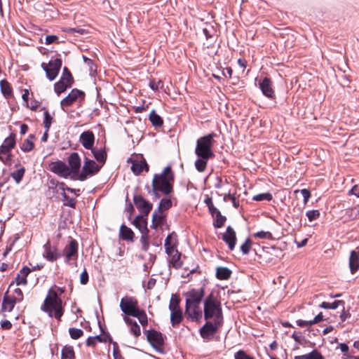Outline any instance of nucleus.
Segmentation results:
<instances>
[{"instance_id":"1","label":"nucleus","mask_w":359,"mask_h":359,"mask_svg":"<svg viewBox=\"0 0 359 359\" xmlns=\"http://www.w3.org/2000/svg\"><path fill=\"white\" fill-rule=\"evenodd\" d=\"M60 290L63 292V290L56 286L51 287L44 300V303L41 306V309L48 313L50 317H55L56 319L60 320L63 315L62 300L58 297L57 291Z\"/></svg>"},{"instance_id":"2","label":"nucleus","mask_w":359,"mask_h":359,"mask_svg":"<svg viewBox=\"0 0 359 359\" xmlns=\"http://www.w3.org/2000/svg\"><path fill=\"white\" fill-rule=\"evenodd\" d=\"M205 320L212 319L217 323H222L223 316L220 300L217 294L211 292L203 302Z\"/></svg>"},{"instance_id":"3","label":"nucleus","mask_w":359,"mask_h":359,"mask_svg":"<svg viewBox=\"0 0 359 359\" xmlns=\"http://www.w3.org/2000/svg\"><path fill=\"white\" fill-rule=\"evenodd\" d=\"M172 180V175L169 167L165 168L162 174L155 175L152 181L154 194L157 196L158 191H161L164 194H169L172 191L171 182Z\"/></svg>"},{"instance_id":"4","label":"nucleus","mask_w":359,"mask_h":359,"mask_svg":"<svg viewBox=\"0 0 359 359\" xmlns=\"http://www.w3.org/2000/svg\"><path fill=\"white\" fill-rule=\"evenodd\" d=\"M215 135L214 133H211L201 137L197 140L195 153L198 157L210 158L213 156L212 146Z\"/></svg>"},{"instance_id":"5","label":"nucleus","mask_w":359,"mask_h":359,"mask_svg":"<svg viewBox=\"0 0 359 359\" xmlns=\"http://www.w3.org/2000/svg\"><path fill=\"white\" fill-rule=\"evenodd\" d=\"M180 303V297L176 294H172L169 304V310L170 311V322L173 327L179 325L183 318Z\"/></svg>"},{"instance_id":"6","label":"nucleus","mask_w":359,"mask_h":359,"mask_svg":"<svg viewBox=\"0 0 359 359\" xmlns=\"http://www.w3.org/2000/svg\"><path fill=\"white\" fill-rule=\"evenodd\" d=\"M120 308L126 316H137L139 308L137 302L134 297L122 298L120 302Z\"/></svg>"},{"instance_id":"7","label":"nucleus","mask_w":359,"mask_h":359,"mask_svg":"<svg viewBox=\"0 0 359 359\" xmlns=\"http://www.w3.org/2000/svg\"><path fill=\"white\" fill-rule=\"evenodd\" d=\"M62 66V60L59 58L50 60L48 63L43 62L41 67L46 72L47 78L53 81L57 76Z\"/></svg>"},{"instance_id":"8","label":"nucleus","mask_w":359,"mask_h":359,"mask_svg":"<svg viewBox=\"0 0 359 359\" xmlns=\"http://www.w3.org/2000/svg\"><path fill=\"white\" fill-rule=\"evenodd\" d=\"M171 205L172 202L170 199L164 198L161 201L158 210H155L152 215V227L156 228L163 222L164 218L161 211L168 210Z\"/></svg>"},{"instance_id":"9","label":"nucleus","mask_w":359,"mask_h":359,"mask_svg":"<svg viewBox=\"0 0 359 359\" xmlns=\"http://www.w3.org/2000/svg\"><path fill=\"white\" fill-rule=\"evenodd\" d=\"M99 166L94 161L85 159L84 165L83 166L82 172L79 175V179L83 181L87 179L88 176L95 175L100 170Z\"/></svg>"},{"instance_id":"10","label":"nucleus","mask_w":359,"mask_h":359,"mask_svg":"<svg viewBox=\"0 0 359 359\" xmlns=\"http://www.w3.org/2000/svg\"><path fill=\"white\" fill-rule=\"evenodd\" d=\"M84 99V93L78 89H73L69 95L61 101V106L63 110L65 107L70 106L72 104H79Z\"/></svg>"},{"instance_id":"11","label":"nucleus","mask_w":359,"mask_h":359,"mask_svg":"<svg viewBox=\"0 0 359 359\" xmlns=\"http://www.w3.org/2000/svg\"><path fill=\"white\" fill-rule=\"evenodd\" d=\"M204 295V289H192L184 294L186 305H200Z\"/></svg>"},{"instance_id":"12","label":"nucleus","mask_w":359,"mask_h":359,"mask_svg":"<svg viewBox=\"0 0 359 359\" xmlns=\"http://www.w3.org/2000/svg\"><path fill=\"white\" fill-rule=\"evenodd\" d=\"M49 170L55 174L67 178L71 175L70 168L62 161L52 162L49 165Z\"/></svg>"},{"instance_id":"13","label":"nucleus","mask_w":359,"mask_h":359,"mask_svg":"<svg viewBox=\"0 0 359 359\" xmlns=\"http://www.w3.org/2000/svg\"><path fill=\"white\" fill-rule=\"evenodd\" d=\"M222 324L217 323L216 320H214V323L207 322L200 330L201 336L205 339H210L215 334Z\"/></svg>"},{"instance_id":"14","label":"nucleus","mask_w":359,"mask_h":359,"mask_svg":"<svg viewBox=\"0 0 359 359\" xmlns=\"http://www.w3.org/2000/svg\"><path fill=\"white\" fill-rule=\"evenodd\" d=\"M151 344L158 351H161L163 344V337L161 332L155 330L149 331L147 335Z\"/></svg>"},{"instance_id":"15","label":"nucleus","mask_w":359,"mask_h":359,"mask_svg":"<svg viewBox=\"0 0 359 359\" xmlns=\"http://www.w3.org/2000/svg\"><path fill=\"white\" fill-rule=\"evenodd\" d=\"M134 203L139 211L145 215H147L152 209V204L141 196H135Z\"/></svg>"},{"instance_id":"16","label":"nucleus","mask_w":359,"mask_h":359,"mask_svg":"<svg viewBox=\"0 0 359 359\" xmlns=\"http://www.w3.org/2000/svg\"><path fill=\"white\" fill-rule=\"evenodd\" d=\"M185 315L192 321H197L202 317L200 305H186Z\"/></svg>"},{"instance_id":"17","label":"nucleus","mask_w":359,"mask_h":359,"mask_svg":"<svg viewBox=\"0 0 359 359\" xmlns=\"http://www.w3.org/2000/svg\"><path fill=\"white\" fill-rule=\"evenodd\" d=\"M144 169L147 171L149 168L146 161L142 156H137L132 160L131 170L135 175L140 174Z\"/></svg>"},{"instance_id":"18","label":"nucleus","mask_w":359,"mask_h":359,"mask_svg":"<svg viewBox=\"0 0 359 359\" xmlns=\"http://www.w3.org/2000/svg\"><path fill=\"white\" fill-rule=\"evenodd\" d=\"M78 251V244L75 240H71L70 243L64 250L65 255V262L69 263L72 259H76Z\"/></svg>"},{"instance_id":"19","label":"nucleus","mask_w":359,"mask_h":359,"mask_svg":"<svg viewBox=\"0 0 359 359\" xmlns=\"http://www.w3.org/2000/svg\"><path fill=\"white\" fill-rule=\"evenodd\" d=\"M43 249L44 251L43 256L50 262H54L57 260L60 256V255L57 252V248L54 246H51L48 242L43 245Z\"/></svg>"},{"instance_id":"20","label":"nucleus","mask_w":359,"mask_h":359,"mask_svg":"<svg viewBox=\"0 0 359 359\" xmlns=\"http://www.w3.org/2000/svg\"><path fill=\"white\" fill-rule=\"evenodd\" d=\"M223 240L229 245V248L232 250L235 248L236 237V232L230 226L226 228V232L222 236Z\"/></svg>"},{"instance_id":"21","label":"nucleus","mask_w":359,"mask_h":359,"mask_svg":"<svg viewBox=\"0 0 359 359\" xmlns=\"http://www.w3.org/2000/svg\"><path fill=\"white\" fill-rule=\"evenodd\" d=\"M16 297L8 295L7 292L4 297L1 310L4 312H11L14 308L15 304L18 302Z\"/></svg>"},{"instance_id":"22","label":"nucleus","mask_w":359,"mask_h":359,"mask_svg":"<svg viewBox=\"0 0 359 359\" xmlns=\"http://www.w3.org/2000/svg\"><path fill=\"white\" fill-rule=\"evenodd\" d=\"M71 173L78 174L81 167V159L77 153H72L68 158Z\"/></svg>"},{"instance_id":"23","label":"nucleus","mask_w":359,"mask_h":359,"mask_svg":"<svg viewBox=\"0 0 359 359\" xmlns=\"http://www.w3.org/2000/svg\"><path fill=\"white\" fill-rule=\"evenodd\" d=\"M95 137L92 132L86 131L81 133L80 136V142L82 145L87 149H92L94 144Z\"/></svg>"},{"instance_id":"24","label":"nucleus","mask_w":359,"mask_h":359,"mask_svg":"<svg viewBox=\"0 0 359 359\" xmlns=\"http://www.w3.org/2000/svg\"><path fill=\"white\" fill-rule=\"evenodd\" d=\"M349 268L351 273L354 274L359 269V252L352 250L349 257Z\"/></svg>"},{"instance_id":"25","label":"nucleus","mask_w":359,"mask_h":359,"mask_svg":"<svg viewBox=\"0 0 359 359\" xmlns=\"http://www.w3.org/2000/svg\"><path fill=\"white\" fill-rule=\"evenodd\" d=\"M133 224L142 233L141 240L145 241L147 238L148 229L147 227V222L144 219L140 217H136L133 221Z\"/></svg>"},{"instance_id":"26","label":"nucleus","mask_w":359,"mask_h":359,"mask_svg":"<svg viewBox=\"0 0 359 359\" xmlns=\"http://www.w3.org/2000/svg\"><path fill=\"white\" fill-rule=\"evenodd\" d=\"M170 257V265L175 269H179L182 266V262L180 259L181 254L178 250H172L171 252L167 254Z\"/></svg>"},{"instance_id":"27","label":"nucleus","mask_w":359,"mask_h":359,"mask_svg":"<svg viewBox=\"0 0 359 359\" xmlns=\"http://www.w3.org/2000/svg\"><path fill=\"white\" fill-rule=\"evenodd\" d=\"M31 272V269L27 267H23L20 272L17 274L15 282L17 285H25L27 283V276Z\"/></svg>"},{"instance_id":"28","label":"nucleus","mask_w":359,"mask_h":359,"mask_svg":"<svg viewBox=\"0 0 359 359\" xmlns=\"http://www.w3.org/2000/svg\"><path fill=\"white\" fill-rule=\"evenodd\" d=\"M177 239L175 235L170 234L165 240V249L167 254L171 252L172 250H177L176 249Z\"/></svg>"},{"instance_id":"29","label":"nucleus","mask_w":359,"mask_h":359,"mask_svg":"<svg viewBox=\"0 0 359 359\" xmlns=\"http://www.w3.org/2000/svg\"><path fill=\"white\" fill-rule=\"evenodd\" d=\"M11 150L0 147V161L6 165H11L13 162Z\"/></svg>"},{"instance_id":"30","label":"nucleus","mask_w":359,"mask_h":359,"mask_svg":"<svg viewBox=\"0 0 359 359\" xmlns=\"http://www.w3.org/2000/svg\"><path fill=\"white\" fill-rule=\"evenodd\" d=\"M123 320L126 324L130 326V332L134 334L135 337H138L141 334L140 327L138 324L130 319L129 317L125 316H123Z\"/></svg>"},{"instance_id":"31","label":"nucleus","mask_w":359,"mask_h":359,"mask_svg":"<svg viewBox=\"0 0 359 359\" xmlns=\"http://www.w3.org/2000/svg\"><path fill=\"white\" fill-rule=\"evenodd\" d=\"M256 81H258L259 88L262 91L263 94L269 97V80L267 77H264V79H256Z\"/></svg>"},{"instance_id":"32","label":"nucleus","mask_w":359,"mask_h":359,"mask_svg":"<svg viewBox=\"0 0 359 359\" xmlns=\"http://www.w3.org/2000/svg\"><path fill=\"white\" fill-rule=\"evenodd\" d=\"M120 236L123 240L132 241L134 233L130 228L122 224L120 228Z\"/></svg>"},{"instance_id":"33","label":"nucleus","mask_w":359,"mask_h":359,"mask_svg":"<svg viewBox=\"0 0 359 359\" xmlns=\"http://www.w3.org/2000/svg\"><path fill=\"white\" fill-rule=\"evenodd\" d=\"M231 271L226 267L219 266L217 268L216 276L220 280H227L230 278Z\"/></svg>"},{"instance_id":"34","label":"nucleus","mask_w":359,"mask_h":359,"mask_svg":"<svg viewBox=\"0 0 359 359\" xmlns=\"http://www.w3.org/2000/svg\"><path fill=\"white\" fill-rule=\"evenodd\" d=\"M344 301L343 300H336L332 303H329L326 302H323L321 303L320 306L323 309H335L339 306H344Z\"/></svg>"},{"instance_id":"35","label":"nucleus","mask_w":359,"mask_h":359,"mask_svg":"<svg viewBox=\"0 0 359 359\" xmlns=\"http://www.w3.org/2000/svg\"><path fill=\"white\" fill-rule=\"evenodd\" d=\"M15 145V135L14 134H11L10 136L6 137L3 144L0 146L3 148L9 149L12 150Z\"/></svg>"},{"instance_id":"36","label":"nucleus","mask_w":359,"mask_h":359,"mask_svg":"<svg viewBox=\"0 0 359 359\" xmlns=\"http://www.w3.org/2000/svg\"><path fill=\"white\" fill-rule=\"evenodd\" d=\"M0 87H1V90L2 93L4 94V95L6 97H8L11 96L12 89H11L10 84L8 83V82L7 81L1 80L0 81Z\"/></svg>"},{"instance_id":"37","label":"nucleus","mask_w":359,"mask_h":359,"mask_svg":"<svg viewBox=\"0 0 359 359\" xmlns=\"http://www.w3.org/2000/svg\"><path fill=\"white\" fill-rule=\"evenodd\" d=\"M62 359H74V351L72 346H64L62 350Z\"/></svg>"},{"instance_id":"38","label":"nucleus","mask_w":359,"mask_h":359,"mask_svg":"<svg viewBox=\"0 0 359 359\" xmlns=\"http://www.w3.org/2000/svg\"><path fill=\"white\" fill-rule=\"evenodd\" d=\"M32 138H34V135H30L29 136V138L25 140L22 142L20 148H21V149L23 151L28 152V151H32L33 149V148H34V143H33V142L32 140Z\"/></svg>"},{"instance_id":"39","label":"nucleus","mask_w":359,"mask_h":359,"mask_svg":"<svg viewBox=\"0 0 359 359\" xmlns=\"http://www.w3.org/2000/svg\"><path fill=\"white\" fill-rule=\"evenodd\" d=\"M91 152L97 161L102 163H104L106 159V153L102 149H93Z\"/></svg>"},{"instance_id":"40","label":"nucleus","mask_w":359,"mask_h":359,"mask_svg":"<svg viewBox=\"0 0 359 359\" xmlns=\"http://www.w3.org/2000/svg\"><path fill=\"white\" fill-rule=\"evenodd\" d=\"M60 80H61L65 83L69 84V86H72V83L73 82V78L72 76L71 73L69 72L67 67H64L62 75Z\"/></svg>"},{"instance_id":"41","label":"nucleus","mask_w":359,"mask_h":359,"mask_svg":"<svg viewBox=\"0 0 359 359\" xmlns=\"http://www.w3.org/2000/svg\"><path fill=\"white\" fill-rule=\"evenodd\" d=\"M149 118L155 127H160L163 124V120L158 114H149Z\"/></svg>"},{"instance_id":"42","label":"nucleus","mask_w":359,"mask_h":359,"mask_svg":"<svg viewBox=\"0 0 359 359\" xmlns=\"http://www.w3.org/2000/svg\"><path fill=\"white\" fill-rule=\"evenodd\" d=\"M209 158H203V157H198V159H197L195 162V166L198 171L199 172H203L207 165V161Z\"/></svg>"},{"instance_id":"43","label":"nucleus","mask_w":359,"mask_h":359,"mask_svg":"<svg viewBox=\"0 0 359 359\" xmlns=\"http://www.w3.org/2000/svg\"><path fill=\"white\" fill-rule=\"evenodd\" d=\"M70 86H69V84L65 83L61 80H60L55 84L54 89L55 93L59 95L60 93L65 91L66 89Z\"/></svg>"},{"instance_id":"44","label":"nucleus","mask_w":359,"mask_h":359,"mask_svg":"<svg viewBox=\"0 0 359 359\" xmlns=\"http://www.w3.org/2000/svg\"><path fill=\"white\" fill-rule=\"evenodd\" d=\"M25 170L24 168H20V169L14 171L11 173V177L15 181L17 184L20 183L22 180L24 174H25Z\"/></svg>"},{"instance_id":"45","label":"nucleus","mask_w":359,"mask_h":359,"mask_svg":"<svg viewBox=\"0 0 359 359\" xmlns=\"http://www.w3.org/2000/svg\"><path fill=\"white\" fill-rule=\"evenodd\" d=\"M214 217H215V222L214 223V226L216 228L222 227L226 221V217L222 215L220 212H217Z\"/></svg>"},{"instance_id":"46","label":"nucleus","mask_w":359,"mask_h":359,"mask_svg":"<svg viewBox=\"0 0 359 359\" xmlns=\"http://www.w3.org/2000/svg\"><path fill=\"white\" fill-rule=\"evenodd\" d=\"M69 333L73 339H77L83 335V332L81 329L71 327L69 329Z\"/></svg>"},{"instance_id":"47","label":"nucleus","mask_w":359,"mask_h":359,"mask_svg":"<svg viewBox=\"0 0 359 359\" xmlns=\"http://www.w3.org/2000/svg\"><path fill=\"white\" fill-rule=\"evenodd\" d=\"M306 215L307 216L309 220L312 222L319 218L320 212L318 210H309L306 212Z\"/></svg>"},{"instance_id":"48","label":"nucleus","mask_w":359,"mask_h":359,"mask_svg":"<svg viewBox=\"0 0 359 359\" xmlns=\"http://www.w3.org/2000/svg\"><path fill=\"white\" fill-rule=\"evenodd\" d=\"M59 189H60L62 191V196L67 198V195L65 193V190H67L68 191H70L71 193H74V194L79 196L80 190L79 189H74L69 187H65V184L62 183L59 185Z\"/></svg>"},{"instance_id":"49","label":"nucleus","mask_w":359,"mask_h":359,"mask_svg":"<svg viewBox=\"0 0 359 359\" xmlns=\"http://www.w3.org/2000/svg\"><path fill=\"white\" fill-rule=\"evenodd\" d=\"M133 317H136L138 318L140 323L142 325H145L147 324V315L145 314L144 311H142V310H138V313H137V316H134Z\"/></svg>"},{"instance_id":"50","label":"nucleus","mask_w":359,"mask_h":359,"mask_svg":"<svg viewBox=\"0 0 359 359\" xmlns=\"http://www.w3.org/2000/svg\"><path fill=\"white\" fill-rule=\"evenodd\" d=\"M163 83L161 80L156 81L153 79L149 82V87L154 91L158 90L159 88H162Z\"/></svg>"},{"instance_id":"51","label":"nucleus","mask_w":359,"mask_h":359,"mask_svg":"<svg viewBox=\"0 0 359 359\" xmlns=\"http://www.w3.org/2000/svg\"><path fill=\"white\" fill-rule=\"evenodd\" d=\"M251 247V241L250 239H247L245 242L241 246V250L244 255H247L250 250Z\"/></svg>"},{"instance_id":"52","label":"nucleus","mask_w":359,"mask_h":359,"mask_svg":"<svg viewBox=\"0 0 359 359\" xmlns=\"http://www.w3.org/2000/svg\"><path fill=\"white\" fill-rule=\"evenodd\" d=\"M307 359H324L322 354L317 350H313L311 353L307 354Z\"/></svg>"},{"instance_id":"53","label":"nucleus","mask_w":359,"mask_h":359,"mask_svg":"<svg viewBox=\"0 0 359 359\" xmlns=\"http://www.w3.org/2000/svg\"><path fill=\"white\" fill-rule=\"evenodd\" d=\"M348 212H349V217H352L353 219H359V206L354 207Z\"/></svg>"},{"instance_id":"54","label":"nucleus","mask_w":359,"mask_h":359,"mask_svg":"<svg viewBox=\"0 0 359 359\" xmlns=\"http://www.w3.org/2000/svg\"><path fill=\"white\" fill-rule=\"evenodd\" d=\"M52 120L53 117L50 116V114H45L43 123L46 130H49V128L51 126Z\"/></svg>"},{"instance_id":"55","label":"nucleus","mask_w":359,"mask_h":359,"mask_svg":"<svg viewBox=\"0 0 359 359\" xmlns=\"http://www.w3.org/2000/svg\"><path fill=\"white\" fill-rule=\"evenodd\" d=\"M40 103L35 100H29L28 105H25L30 110H36L38 107H39Z\"/></svg>"},{"instance_id":"56","label":"nucleus","mask_w":359,"mask_h":359,"mask_svg":"<svg viewBox=\"0 0 359 359\" xmlns=\"http://www.w3.org/2000/svg\"><path fill=\"white\" fill-rule=\"evenodd\" d=\"M255 238H260V239H268L269 238V232L260 231L257 232L253 236Z\"/></svg>"},{"instance_id":"57","label":"nucleus","mask_w":359,"mask_h":359,"mask_svg":"<svg viewBox=\"0 0 359 359\" xmlns=\"http://www.w3.org/2000/svg\"><path fill=\"white\" fill-rule=\"evenodd\" d=\"M58 37L56 35H47L45 37V43L46 44H50L53 43L57 42Z\"/></svg>"},{"instance_id":"58","label":"nucleus","mask_w":359,"mask_h":359,"mask_svg":"<svg viewBox=\"0 0 359 359\" xmlns=\"http://www.w3.org/2000/svg\"><path fill=\"white\" fill-rule=\"evenodd\" d=\"M235 359H253L243 351H239L235 354Z\"/></svg>"},{"instance_id":"59","label":"nucleus","mask_w":359,"mask_h":359,"mask_svg":"<svg viewBox=\"0 0 359 359\" xmlns=\"http://www.w3.org/2000/svg\"><path fill=\"white\" fill-rule=\"evenodd\" d=\"M297 325L300 327H309L313 325L311 323V320H297Z\"/></svg>"},{"instance_id":"60","label":"nucleus","mask_w":359,"mask_h":359,"mask_svg":"<svg viewBox=\"0 0 359 359\" xmlns=\"http://www.w3.org/2000/svg\"><path fill=\"white\" fill-rule=\"evenodd\" d=\"M88 281V274L86 269L80 275V283L82 285H85Z\"/></svg>"},{"instance_id":"61","label":"nucleus","mask_w":359,"mask_h":359,"mask_svg":"<svg viewBox=\"0 0 359 359\" xmlns=\"http://www.w3.org/2000/svg\"><path fill=\"white\" fill-rule=\"evenodd\" d=\"M282 279H283V277H282V276H278V277L277 278V280L274 279V280H273V283L274 285H276V284L278 283H278H279V286L278 287V290H280L281 291H283V290H284V289H285V284L282 283Z\"/></svg>"},{"instance_id":"62","label":"nucleus","mask_w":359,"mask_h":359,"mask_svg":"<svg viewBox=\"0 0 359 359\" xmlns=\"http://www.w3.org/2000/svg\"><path fill=\"white\" fill-rule=\"evenodd\" d=\"M301 193L304 197V203L306 204L309 198L311 197L310 191L306 189H303L301 190Z\"/></svg>"},{"instance_id":"63","label":"nucleus","mask_w":359,"mask_h":359,"mask_svg":"<svg viewBox=\"0 0 359 359\" xmlns=\"http://www.w3.org/2000/svg\"><path fill=\"white\" fill-rule=\"evenodd\" d=\"M22 98L23 100L24 105H28L29 99V92L27 89H25L23 90V93L22 95Z\"/></svg>"},{"instance_id":"64","label":"nucleus","mask_w":359,"mask_h":359,"mask_svg":"<svg viewBox=\"0 0 359 359\" xmlns=\"http://www.w3.org/2000/svg\"><path fill=\"white\" fill-rule=\"evenodd\" d=\"M83 59L87 65L89 66L90 72H95L96 71L95 65L93 63L92 60L84 57Z\"/></svg>"}]
</instances>
